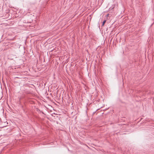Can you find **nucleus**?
Returning a JSON list of instances; mask_svg holds the SVG:
<instances>
[{
    "label": "nucleus",
    "instance_id": "1",
    "mask_svg": "<svg viewBox=\"0 0 154 154\" xmlns=\"http://www.w3.org/2000/svg\"><path fill=\"white\" fill-rule=\"evenodd\" d=\"M106 20H104L103 21V23H102V26H103L104 25V24L106 23Z\"/></svg>",
    "mask_w": 154,
    "mask_h": 154
}]
</instances>
